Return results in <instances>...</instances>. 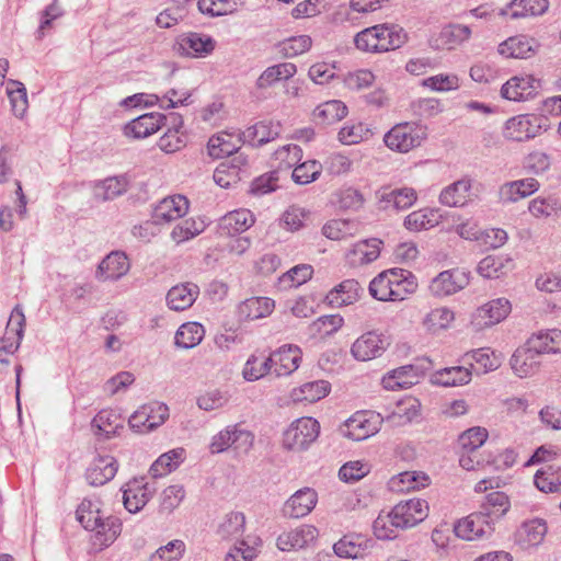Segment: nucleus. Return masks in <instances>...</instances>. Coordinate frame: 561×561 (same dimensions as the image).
Wrapping results in <instances>:
<instances>
[{
    "label": "nucleus",
    "instance_id": "1",
    "mask_svg": "<svg viewBox=\"0 0 561 561\" xmlns=\"http://www.w3.org/2000/svg\"><path fill=\"white\" fill-rule=\"evenodd\" d=\"M417 288L415 276L403 268H390L379 273L369 283V294L380 301H401Z\"/></svg>",
    "mask_w": 561,
    "mask_h": 561
},
{
    "label": "nucleus",
    "instance_id": "2",
    "mask_svg": "<svg viewBox=\"0 0 561 561\" xmlns=\"http://www.w3.org/2000/svg\"><path fill=\"white\" fill-rule=\"evenodd\" d=\"M407 42V34L396 24H377L356 34L355 46L363 51L381 53L400 48Z\"/></svg>",
    "mask_w": 561,
    "mask_h": 561
},
{
    "label": "nucleus",
    "instance_id": "3",
    "mask_svg": "<svg viewBox=\"0 0 561 561\" xmlns=\"http://www.w3.org/2000/svg\"><path fill=\"white\" fill-rule=\"evenodd\" d=\"M320 423L311 416L294 420L283 433V447L288 451L301 453L317 440Z\"/></svg>",
    "mask_w": 561,
    "mask_h": 561
},
{
    "label": "nucleus",
    "instance_id": "4",
    "mask_svg": "<svg viewBox=\"0 0 561 561\" xmlns=\"http://www.w3.org/2000/svg\"><path fill=\"white\" fill-rule=\"evenodd\" d=\"M427 138V128L415 122L396 124L383 136L385 145L392 151L407 153Z\"/></svg>",
    "mask_w": 561,
    "mask_h": 561
},
{
    "label": "nucleus",
    "instance_id": "5",
    "mask_svg": "<svg viewBox=\"0 0 561 561\" xmlns=\"http://www.w3.org/2000/svg\"><path fill=\"white\" fill-rule=\"evenodd\" d=\"M547 118L538 114H520L506 121L503 136L515 141L535 138L545 127Z\"/></svg>",
    "mask_w": 561,
    "mask_h": 561
},
{
    "label": "nucleus",
    "instance_id": "6",
    "mask_svg": "<svg viewBox=\"0 0 561 561\" xmlns=\"http://www.w3.org/2000/svg\"><path fill=\"white\" fill-rule=\"evenodd\" d=\"M495 531L493 522L474 512L458 519L454 525L455 535L466 541L490 539Z\"/></svg>",
    "mask_w": 561,
    "mask_h": 561
},
{
    "label": "nucleus",
    "instance_id": "7",
    "mask_svg": "<svg viewBox=\"0 0 561 561\" xmlns=\"http://www.w3.org/2000/svg\"><path fill=\"white\" fill-rule=\"evenodd\" d=\"M389 337L371 330L359 335L351 346V354L356 360L367 362L380 357L389 347Z\"/></svg>",
    "mask_w": 561,
    "mask_h": 561
},
{
    "label": "nucleus",
    "instance_id": "8",
    "mask_svg": "<svg viewBox=\"0 0 561 561\" xmlns=\"http://www.w3.org/2000/svg\"><path fill=\"white\" fill-rule=\"evenodd\" d=\"M382 421L379 413L357 412L346 420L341 433L352 440L360 442L378 433Z\"/></svg>",
    "mask_w": 561,
    "mask_h": 561
},
{
    "label": "nucleus",
    "instance_id": "9",
    "mask_svg": "<svg viewBox=\"0 0 561 561\" xmlns=\"http://www.w3.org/2000/svg\"><path fill=\"white\" fill-rule=\"evenodd\" d=\"M391 512L394 523L401 526V529H408L419 525L428 516L430 506L425 500L414 497L401 501Z\"/></svg>",
    "mask_w": 561,
    "mask_h": 561
},
{
    "label": "nucleus",
    "instance_id": "10",
    "mask_svg": "<svg viewBox=\"0 0 561 561\" xmlns=\"http://www.w3.org/2000/svg\"><path fill=\"white\" fill-rule=\"evenodd\" d=\"M470 273L461 268H453L440 272L435 276L428 289L435 297H446L463 289L469 284Z\"/></svg>",
    "mask_w": 561,
    "mask_h": 561
},
{
    "label": "nucleus",
    "instance_id": "11",
    "mask_svg": "<svg viewBox=\"0 0 561 561\" xmlns=\"http://www.w3.org/2000/svg\"><path fill=\"white\" fill-rule=\"evenodd\" d=\"M511 310L508 299L496 298L479 307L472 314L471 323L477 330H482L503 321Z\"/></svg>",
    "mask_w": 561,
    "mask_h": 561
},
{
    "label": "nucleus",
    "instance_id": "12",
    "mask_svg": "<svg viewBox=\"0 0 561 561\" xmlns=\"http://www.w3.org/2000/svg\"><path fill=\"white\" fill-rule=\"evenodd\" d=\"M130 270V261L124 251L110 252L98 265L95 278L101 282H116Z\"/></svg>",
    "mask_w": 561,
    "mask_h": 561
},
{
    "label": "nucleus",
    "instance_id": "13",
    "mask_svg": "<svg viewBox=\"0 0 561 561\" xmlns=\"http://www.w3.org/2000/svg\"><path fill=\"white\" fill-rule=\"evenodd\" d=\"M215 46L216 42L211 36L197 32L185 33L176 42V50L181 56L195 58L210 55Z\"/></svg>",
    "mask_w": 561,
    "mask_h": 561
},
{
    "label": "nucleus",
    "instance_id": "14",
    "mask_svg": "<svg viewBox=\"0 0 561 561\" xmlns=\"http://www.w3.org/2000/svg\"><path fill=\"white\" fill-rule=\"evenodd\" d=\"M539 88L540 80L534 76H515L502 85L501 95L508 101L520 102L533 98Z\"/></svg>",
    "mask_w": 561,
    "mask_h": 561
},
{
    "label": "nucleus",
    "instance_id": "15",
    "mask_svg": "<svg viewBox=\"0 0 561 561\" xmlns=\"http://www.w3.org/2000/svg\"><path fill=\"white\" fill-rule=\"evenodd\" d=\"M548 533V526L542 518L525 520L514 534L515 543L523 550L538 547L542 543Z\"/></svg>",
    "mask_w": 561,
    "mask_h": 561
},
{
    "label": "nucleus",
    "instance_id": "16",
    "mask_svg": "<svg viewBox=\"0 0 561 561\" xmlns=\"http://www.w3.org/2000/svg\"><path fill=\"white\" fill-rule=\"evenodd\" d=\"M472 31L463 24L445 25L437 36L431 39L432 47L436 49L451 50L468 42Z\"/></svg>",
    "mask_w": 561,
    "mask_h": 561
},
{
    "label": "nucleus",
    "instance_id": "17",
    "mask_svg": "<svg viewBox=\"0 0 561 561\" xmlns=\"http://www.w3.org/2000/svg\"><path fill=\"white\" fill-rule=\"evenodd\" d=\"M165 118L163 114L158 112L140 115L126 124L124 134L135 139L147 138L164 125Z\"/></svg>",
    "mask_w": 561,
    "mask_h": 561
},
{
    "label": "nucleus",
    "instance_id": "18",
    "mask_svg": "<svg viewBox=\"0 0 561 561\" xmlns=\"http://www.w3.org/2000/svg\"><path fill=\"white\" fill-rule=\"evenodd\" d=\"M118 465L113 456H98L87 470L85 478L89 485L102 486L115 477Z\"/></svg>",
    "mask_w": 561,
    "mask_h": 561
},
{
    "label": "nucleus",
    "instance_id": "19",
    "mask_svg": "<svg viewBox=\"0 0 561 561\" xmlns=\"http://www.w3.org/2000/svg\"><path fill=\"white\" fill-rule=\"evenodd\" d=\"M187 210L188 201L185 196H169L156 206L152 218L156 224H165L182 218Z\"/></svg>",
    "mask_w": 561,
    "mask_h": 561
},
{
    "label": "nucleus",
    "instance_id": "20",
    "mask_svg": "<svg viewBox=\"0 0 561 561\" xmlns=\"http://www.w3.org/2000/svg\"><path fill=\"white\" fill-rule=\"evenodd\" d=\"M548 0H512L499 10V15L511 20L540 15L548 10Z\"/></svg>",
    "mask_w": 561,
    "mask_h": 561
},
{
    "label": "nucleus",
    "instance_id": "21",
    "mask_svg": "<svg viewBox=\"0 0 561 561\" xmlns=\"http://www.w3.org/2000/svg\"><path fill=\"white\" fill-rule=\"evenodd\" d=\"M282 131V126L278 122L262 121L242 131L241 138L253 147L263 146L276 139Z\"/></svg>",
    "mask_w": 561,
    "mask_h": 561
},
{
    "label": "nucleus",
    "instance_id": "22",
    "mask_svg": "<svg viewBox=\"0 0 561 561\" xmlns=\"http://www.w3.org/2000/svg\"><path fill=\"white\" fill-rule=\"evenodd\" d=\"M421 416V402L414 397H405L398 401L393 410L386 416L391 426H404Z\"/></svg>",
    "mask_w": 561,
    "mask_h": 561
},
{
    "label": "nucleus",
    "instance_id": "23",
    "mask_svg": "<svg viewBox=\"0 0 561 561\" xmlns=\"http://www.w3.org/2000/svg\"><path fill=\"white\" fill-rule=\"evenodd\" d=\"M510 364L517 377L527 378L539 370V355L526 343L513 353Z\"/></svg>",
    "mask_w": 561,
    "mask_h": 561
},
{
    "label": "nucleus",
    "instance_id": "24",
    "mask_svg": "<svg viewBox=\"0 0 561 561\" xmlns=\"http://www.w3.org/2000/svg\"><path fill=\"white\" fill-rule=\"evenodd\" d=\"M318 537V529L311 525H302L284 533L277 538V547L282 551L302 549Z\"/></svg>",
    "mask_w": 561,
    "mask_h": 561
},
{
    "label": "nucleus",
    "instance_id": "25",
    "mask_svg": "<svg viewBox=\"0 0 561 561\" xmlns=\"http://www.w3.org/2000/svg\"><path fill=\"white\" fill-rule=\"evenodd\" d=\"M538 48V43L527 35H515L502 42L497 53L505 58H529Z\"/></svg>",
    "mask_w": 561,
    "mask_h": 561
},
{
    "label": "nucleus",
    "instance_id": "26",
    "mask_svg": "<svg viewBox=\"0 0 561 561\" xmlns=\"http://www.w3.org/2000/svg\"><path fill=\"white\" fill-rule=\"evenodd\" d=\"M301 350L297 345L286 344L274 351V373L276 376H289L301 362Z\"/></svg>",
    "mask_w": 561,
    "mask_h": 561
},
{
    "label": "nucleus",
    "instance_id": "27",
    "mask_svg": "<svg viewBox=\"0 0 561 561\" xmlns=\"http://www.w3.org/2000/svg\"><path fill=\"white\" fill-rule=\"evenodd\" d=\"M539 182L534 178H526L504 183L499 190L500 201L504 204L515 203L537 192Z\"/></svg>",
    "mask_w": 561,
    "mask_h": 561
},
{
    "label": "nucleus",
    "instance_id": "28",
    "mask_svg": "<svg viewBox=\"0 0 561 561\" xmlns=\"http://www.w3.org/2000/svg\"><path fill=\"white\" fill-rule=\"evenodd\" d=\"M90 531L94 533L91 537L93 546L102 550L110 547L121 535L122 522L114 516L102 518Z\"/></svg>",
    "mask_w": 561,
    "mask_h": 561
},
{
    "label": "nucleus",
    "instance_id": "29",
    "mask_svg": "<svg viewBox=\"0 0 561 561\" xmlns=\"http://www.w3.org/2000/svg\"><path fill=\"white\" fill-rule=\"evenodd\" d=\"M423 368L417 365H405L391 370L382 379L386 389L396 390L408 388L419 382Z\"/></svg>",
    "mask_w": 561,
    "mask_h": 561
},
{
    "label": "nucleus",
    "instance_id": "30",
    "mask_svg": "<svg viewBox=\"0 0 561 561\" xmlns=\"http://www.w3.org/2000/svg\"><path fill=\"white\" fill-rule=\"evenodd\" d=\"M198 295V286L187 282L173 286L167 294V302L170 309L182 311L190 308Z\"/></svg>",
    "mask_w": 561,
    "mask_h": 561
},
{
    "label": "nucleus",
    "instance_id": "31",
    "mask_svg": "<svg viewBox=\"0 0 561 561\" xmlns=\"http://www.w3.org/2000/svg\"><path fill=\"white\" fill-rule=\"evenodd\" d=\"M471 181L461 179L440 192L439 202L448 207H463L471 201Z\"/></svg>",
    "mask_w": 561,
    "mask_h": 561
},
{
    "label": "nucleus",
    "instance_id": "32",
    "mask_svg": "<svg viewBox=\"0 0 561 561\" xmlns=\"http://www.w3.org/2000/svg\"><path fill=\"white\" fill-rule=\"evenodd\" d=\"M382 241L377 238L362 240L353 245L347 253V260L351 265L358 266L374 262L380 254Z\"/></svg>",
    "mask_w": 561,
    "mask_h": 561
},
{
    "label": "nucleus",
    "instance_id": "33",
    "mask_svg": "<svg viewBox=\"0 0 561 561\" xmlns=\"http://www.w3.org/2000/svg\"><path fill=\"white\" fill-rule=\"evenodd\" d=\"M371 547V540L362 534L345 535L334 543L333 550L341 558H359Z\"/></svg>",
    "mask_w": 561,
    "mask_h": 561
},
{
    "label": "nucleus",
    "instance_id": "34",
    "mask_svg": "<svg viewBox=\"0 0 561 561\" xmlns=\"http://www.w3.org/2000/svg\"><path fill=\"white\" fill-rule=\"evenodd\" d=\"M430 477L421 471H404L388 481V491H420L430 486Z\"/></svg>",
    "mask_w": 561,
    "mask_h": 561
},
{
    "label": "nucleus",
    "instance_id": "35",
    "mask_svg": "<svg viewBox=\"0 0 561 561\" xmlns=\"http://www.w3.org/2000/svg\"><path fill=\"white\" fill-rule=\"evenodd\" d=\"M463 362L470 367L478 365V374H486L496 370L502 364V356L489 347H482L467 352Z\"/></svg>",
    "mask_w": 561,
    "mask_h": 561
},
{
    "label": "nucleus",
    "instance_id": "36",
    "mask_svg": "<svg viewBox=\"0 0 561 561\" xmlns=\"http://www.w3.org/2000/svg\"><path fill=\"white\" fill-rule=\"evenodd\" d=\"M471 378V368L465 366H451L435 371L431 376V381L437 386L457 387L469 383Z\"/></svg>",
    "mask_w": 561,
    "mask_h": 561
},
{
    "label": "nucleus",
    "instance_id": "37",
    "mask_svg": "<svg viewBox=\"0 0 561 561\" xmlns=\"http://www.w3.org/2000/svg\"><path fill=\"white\" fill-rule=\"evenodd\" d=\"M360 290L357 280L345 279L328 293L325 300L332 307L352 305L358 299Z\"/></svg>",
    "mask_w": 561,
    "mask_h": 561
},
{
    "label": "nucleus",
    "instance_id": "38",
    "mask_svg": "<svg viewBox=\"0 0 561 561\" xmlns=\"http://www.w3.org/2000/svg\"><path fill=\"white\" fill-rule=\"evenodd\" d=\"M527 344L539 356L541 354H558L561 353V330L551 329L540 331L527 340Z\"/></svg>",
    "mask_w": 561,
    "mask_h": 561
},
{
    "label": "nucleus",
    "instance_id": "39",
    "mask_svg": "<svg viewBox=\"0 0 561 561\" xmlns=\"http://www.w3.org/2000/svg\"><path fill=\"white\" fill-rule=\"evenodd\" d=\"M255 219L249 209H237L226 214L219 221V228L227 234H237L247 231Z\"/></svg>",
    "mask_w": 561,
    "mask_h": 561
},
{
    "label": "nucleus",
    "instance_id": "40",
    "mask_svg": "<svg viewBox=\"0 0 561 561\" xmlns=\"http://www.w3.org/2000/svg\"><path fill=\"white\" fill-rule=\"evenodd\" d=\"M513 267V260L507 255H488L479 262L477 272L484 278H500Z\"/></svg>",
    "mask_w": 561,
    "mask_h": 561
},
{
    "label": "nucleus",
    "instance_id": "41",
    "mask_svg": "<svg viewBox=\"0 0 561 561\" xmlns=\"http://www.w3.org/2000/svg\"><path fill=\"white\" fill-rule=\"evenodd\" d=\"M331 386L327 380L309 381L300 387L294 388L290 392V399L294 402H317L330 392Z\"/></svg>",
    "mask_w": 561,
    "mask_h": 561
},
{
    "label": "nucleus",
    "instance_id": "42",
    "mask_svg": "<svg viewBox=\"0 0 561 561\" xmlns=\"http://www.w3.org/2000/svg\"><path fill=\"white\" fill-rule=\"evenodd\" d=\"M317 501V493H293L283 506V514L290 518L304 517L311 512Z\"/></svg>",
    "mask_w": 561,
    "mask_h": 561
},
{
    "label": "nucleus",
    "instance_id": "43",
    "mask_svg": "<svg viewBox=\"0 0 561 561\" xmlns=\"http://www.w3.org/2000/svg\"><path fill=\"white\" fill-rule=\"evenodd\" d=\"M92 427L96 428L95 434L111 438L124 427V419L114 410H102L93 417Z\"/></svg>",
    "mask_w": 561,
    "mask_h": 561
},
{
    "label": "nucleus",
    "instance_id": "44",
    "mask_svg": "<svg viewBox=\"0 0 561 561\" xmlns=\"http://www.w3.org/2000/svg\"><path fill=\"white\" fill-rule=\"evenodd\" d=\"M378 198L381 203H385V207L392 206L396 209H407L411 207L416 201V193L413 188H382L377 193Z\"/></svg>",
    "mask_w": 561,
    "mask_h": 561
},
{
    "label": "nucleus",
    "instance_id": "45",
    "mask_svg": "<svg viewBox=\"0 0 561 561\" xmlns=\"http://www.w3.org/2000/svg\"><path fill=\"white\" fill-rule=\"evenodd\" d=\"M242 138H236L231 134L221 133L209 138L207 150L210 157L221 159L231 156L240 148Z\"/></svg>",
    "mask_w": 561,
    "mask_h": 561
},
{
    "label": "nucleus",
    "instance_id": "46",
    "mask_svg": "<svg viewBox=\"0 0 561 561\" xmlns=\"http://www.w3.org/2000/svg\"><path fill=\"white\" fill-rule=\"evenodd\" d=\"M173 119V128H169L158 141V147L165 153H174L186 146V136L181 131L183 121L179 115H174Z\"/></svg>",
    "mask_w": 561,
    "mask_h": 561
},
{
    "label": "nucleus",
    "instance_id": "47",
    "mask_svg": "<svg viewBox=\"0 0 561 561\" xmlns=\"http://www.w3.org/2000/svg\"><path fill=\"white\" fill-rule=\"evenodd\" d=\"M510 507L511 502L506 493H488L479 512L492 520L494 525L496 520L508 512Z\"/></svg>",
    "mask_w": 561,
    "mask_h": 561
},
{
    "label": "nucleus",
    "instance_id": "48",
    "mask_svg": "<svg viewBox=\"0 0 561 561\" xmlns=\"http://www.w3.org/2000/svg\"><path fill=\"white\" fill-rule=\"evenodd\" d=\"M346 114L347 107L342 101L331 100L314 108L313 118L319 124L330 125L341 121Z\"/></svg>",
    "mask_w": 561,
    "mask_h": 561
},
{
    "label": "nucleus",
    "instance_id": "49",
    "mask_svg": "<svg viewBox=\"0 0 561 561\" xmlns=\"http://www.w3.org/2000/svg\"><path fill=\"white\" fill-rule=\"evenodd\" d=\"M274 300L271 298L252 297L240 305L239 312L248 320H257L270 316L274 310Z\"/></svg>",
    "mask_w": 561,
    "mask_h": 561
},
{
    "label": "nucleus",
    "instance_id": "50",
    "mask_svg": "<svg viewBox=\"0 0 561 561\" xmlns=\"http://www.w3.org/2000/svg\"><path fill=\"white\" fill-rule=\"evenodd\" d=\"M439 214L437 209H420L412 211L404 219V226L410 231H422L438 225Z\"/></svg>",
    "mask_w": 561,
    "mask_h": 561
},
{
    "label": "nucleus",
    "instance_id": "51",
    "mask_svg": "<svg viewBox=\"0 0 561 561\" xmlns=\"http://www.w3.org/2000/svg\"><path fill=\"white\" fill-rule=\"evenodd\" d=\"M455 320L454 311L448 307H437L428 311L423 320L422 324L426 331L436 333L440 330H446Z\"/></svg>",
    "mask_w": 561,
    "mask_h": 561
},
{
    "label": "nucleus",
    "instance_id": "52",
    "mask_svg": "<svg viewBox=\"0 0 561 561\" xmlns=\"http://www.w3.org/2000/svg\"><path fill=\"white\" fill-rule=\"evenodd\" d=\"M297 72L293 62H282L266 68L257 79L259 88H266L279 80H288Z\"/></svg>",
    "mask_w": 561,
    "mask_h": 561
},
{
    "label": "nucleus",
    "instance_id": "53",
    "mask_svg": "<svg viewBox=\"0 0 561 561\" xmlns=\"http://www.w3.org/2000/svg\"><path fill=\"white\" fill-rule=\"evenodd\" d=\"M245 516L241 512L227 514L218 525L217 533L222 539L238 540L244 531Z\"/></svg>",
    "mask_w": 561,
    "mask_h": 561
},
{
    "label": "nucleus",
    "instance_id": "54",
    "mask_svg": "<svg viewBox=\"0 0 561 561\" xmlns=\"http://www.w3.org/2000/svg\"><path fill=\"white\" fill-rule=\"evenodd\" d=\"M205 335L204 327L197 322L182 324L175 333V344L182 348H193Z\"/></svg>",
    "mask_w": 561,
    "mask_h": 561
},
{
    "label": "nucleus",
    "instance_id": "55",
    "mask_svg": "<svg viewBox=\"0 0 561 561\" xmlns=\"http://www.w3.org/2000/svg\"><path fill=\"white\" fill-rule=\"evenodd\" d=\"M184 450L173 449L162 454L150 467L149 473L152 478H161L174 470L183 460Z\"/></svg>",
    "mask_w": 561,
    "mask_h": 561
},
{
    "label": "nucleus",
    "instance_id": "56",
    "mask_svg": "<svg viewBox=\"0 0 561 561\" xmlns=\"http://www.w3.org/2000/svg\"><path fill=\"white\" fill-rule=\"evenodd\" d=\"M7 94L9 96L13 114L19 118H22L28 107L27 93L24 84L16 80H9Z\"/></svg>",
    "mask_w": 561,
    "mask_h": 561
},
{
    "label": "nucleus",
    "instance_id": "57",
    "mask_svg": "<svg viewBox=\"0 0 561 561\" xmlns=\"http://www.w3.org/2000/svg\"><path fill=\"white\" fill-rule=\"evenodd\" d=\"M528 210L536 218L559 217L561 204L554 196L536 197L530 201Z\"/></svg>",
    "mask_w": 561,
    "mask_h": 561
},
{
    "label": "nucleus",
    "instance_id": "58",
    "mask_svg": "<svg viewBox=\"0 0 561 561\" xmlns=\"http://www.w3.org/2000/svg\"><path fill=\"white\" fill-rule=\"evenodd\" d=\"M534 483L538 491H561V471L547 465L536 472Z\"/></svg>",
    "mask_w": 561,
    "mask_h": 561
},
{
    "label": "nucleus",
    "instance_id": "59",
    "mask_svg": "<svg viewBox=\"0 0 561 561\" xmlns=\"http://www.w3.org/2000/svg\"><path fill=\"white\" fill-rule=\"evenodd\" d=\"M489 433L486 428L473 426L459 435L458 444L461 450L466 453H476L488 439Z\"/></svg>",
    "mask_w": 561,
    "mask_h": 561
},
{
    "label": "nucleus",
    "instance_id": "60",
    "mask_svg": "<svg viewBox=\"0 0 561 561\" xmlns=\"http://www.w3.org/2000/svg\"><path fill=\"white\" fill-rule=\"evenodd\" d=\"M205 227L204 220L199 218L185 219L173 228L171 237L176 243H182L202 233Z\"/></svg>",
    "mask_w": 561,
    "mask_h": 561
},
{
    "label": "nucleus",
    "instance_id": "61",
    "mask_svg": "<svg viewBox=\"0 0 561 561\" xmlns=\"http://www.w3.org/2000/svg\"><path fill=\"white\" fill-rule=\"evenodd\" d=\"M421 85L435 92H448L459 89V78L455 73H438L421 81Z\"/></svg>",
    "mask_w": 561,
    "mask_h": 561
},
{
    "label": "nucleus",
    "instance_id": "62",
    "mask_svg": "<svg viewBox=\"0 0 561 561\" xmlns=\"http://www.w3.org/2000/svg\"><path fill=\"white\" fill-rule=\"evenodd\" d=\"M78 522L87 529L95 528L103 518L101 510L96 503L90 500H83L76 511Z\"/></svg>",
    "mask_w": 561,
    "mask_h": 561
},
{
    "label": "nucleus",
    "instance_id": "63",
    "mask_svg": "<svg viewBox=\"0 0 561 561\" xmlns=\"http://www.w3.org/2000/svg\"><path fill=\"white\" fill-rule=\"evenodd\" d=\"M335 201L341 209L359 210L365 204L364 195L352 186L342 187L335 192Z\"/></svg>",
    "mask_w": 561,
    "mask_h": 561
},
{
    "label": "nucleus",
    "instance_id": "64",
    "mask_svg": "<svg viewBox=\"0 0 561 561\" xmlns=\"http://www.w3.org/2000/svg\"><path fill=\"white\" fill-rule=\"evenodd\" d=\"M186 550L185 542L180 539L171 540L158 548L149 558V561H180Z\"/></svg>",
    "mask_w": 561,
    "mask_h": 561
}]
</instances>
